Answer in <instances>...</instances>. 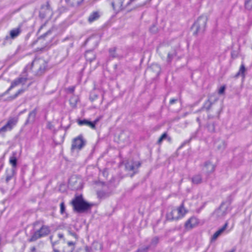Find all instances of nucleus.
<instances>
[{"label":"nucleus","instance_id":"obj_1","mask_svg":"<svg viewBox=\"0 0 252 252\" xmlns=\"http://www.w3.org/2000/svg\"><path fill=\"white\" fill-rule=\"evenodd\" d=\"M27 81V79L24 77H19L13 80L11 84L10 87L4 93V94H9V98L10 99H13L18 96L20 94L23 93L24 90L19 89L18 90L14 92V93H11L15 88L23 86Z\"/></svg>","mask_w":252,"mask_h":252},{"label":"nucleus","instance_id":"obj_2","mask_svg":"<svg viewBox=\"0 0 252 252\" xmlns=\"http://www.w3.org/2000/svg\"><path fill=\"white\" fill-rule=\"evenodd\" d=\"M188 211L185 208L184 204L182 203L177 208L173 209L171 212L167 215L169 220H177L183 218Z\"/></svg>","mask_w":252,"mask_h":252},{"label":"nucleus","instance_id":"obj_3","mask_svg":"<svg viewBox=\"0 0 252 252\" xmlns=\"http://www.w3.org/2000/svg\"><path fill=\"white\" fill-rule=\"evenodd\" d=\"M72 203L74 209L78 212L87 210L90 207V205L85 202L81 196L76 197Z\"/></svg>","mask_w":252,"mask_h":252},{"label":"nucleus","instance_id":"obj_4","mask_svg":"<svg viewBox=\"0 0 252 252\" xmlns=\"http://www.w3.org/2000/svg\"><path fill=\"white\" fill-rule=\"evenodd\" d=\"M207 20L208 18L206 15H202L197 19L192 26V29L196 34L205 30Z\"/></svg>","mask_w":252,"mask_h":252},{"label":"nucleus","instance_id":"obj_5","mask_svg":"<svg viewBox=\"0 0 252 252\" xmlns=\"http://www.w3.org/2000/svg\"><path fill=\"white\" fill-rule=\"evenodd\" d=\"M50 232L49 228L47 226L43 225L41 228L34 232L30 239V241H35L37 239L41 238V237L45 236L48 235Z\"/></svg>","mask_w":252,"mask_h":252},{"label":"nucleus","instance_id":"obj_6","mask_svg":"<svg viewBox=\"0 0 252 252\" xmlns=\"http://www.w3.org/2000/svg\"><path fill=\"white\" fill-rule=\"evenodd\" d=\"M68 186L72 189H80L82 187V180L77 176H72L69 180Z\"/></svg>","mask_w":252,"mask_h":252},{"label":"nucleus","instance_id":"obj_7","mask_svg":"<svg viewBox=\"0 0 252 252\" xmlns=\"http://www.w3.org/2000/svg\"><path fill=\"white\" fill-rule=\"evenodd\" d=\"M230 211L229 204L222 203L220 208L214 213V215L218 218H221L224 216Z\"/></svg>","mask_w":252,"mask_h":252},{"label":"nucleus","instance_id":"obj_8","mask_svg":"<svg viewBox=\"0 0 252 252\" xmlns=\"http://www.w3.org/2000/svg\"><path fill=\"white\" fill-rule=\"evenodd\" d=\"M32 66L35 69L37 70L39 73H41L45 69L46 63L42 59H35L32 62Z\"/></svg>","mask_w":252,"mask_h":252},{"label":"nucleus","instance_id":"obj_9","mask_svg":"<svg viewBox=\"0 0 252 252\" xmlns=\"http://www.w3.org/2000/svg\"><path fill=\"white\" fill-rule=\"evenodd\" d=\"M158 50L160 54L162 56L166 54H167V59L169 61L175 55V51L172 49L169 46H161Z\"/></svg>","mask_w":252,"mask_h":252},{"label":"nucleus","instance_id":"obj_10","mask_svg":"<svg viewBox=\"0 0 252 252\" xmlns=\"http://www.w3.org/2000/svg\"><path fill=\"white\" fill-rule=\"evenodd\" d=\"M216 166L210 161H207L204 162L202 168V173L206 175H209L214 172Z\"/></svg>","mask_w":252,"mask_h":252},{"label":"nucleus","instance_id":"obj_11","mask_svg":"<svg viewBox=\"0 0 252 252\" xmlns=\"http://www.w3.org/2000/svg\"><path fill=\"white\" fill-rule=\"evenodd\" d=\"M85 144L82 135H79L77 137L74 138L72 141V149H81Z\"/></svg>","mask_w":252,"mask_h":252},{"label":"nucleus","instance_id":"obj_12","mask_svg":"<svg viewBox=\"0 0 252 252\" xmlns=\"http://www.w3.org/2000/svg\"><path fill=\"white\" fill-rule=\"evenodd\" d=\"M199 223V221L198 219L195 217H192L186 221L185 223V227L187 230H190L197 226Z\"/></svg>","mask_w":252,"mask_h":252},{"label":"nucleus","instance_id":"obj_13","mask_svg":"<svg viewBox=\"0 0 252 252\" xmlns=\"http://www.w3.org/2000/svg\"><path fill=\"white\" fill-rule=\"evenodd\" d=\"M17 122V119L15 118L10 119L7 124L0 129V131H6L11 130L16 124Z\"/></svg>","mask_w":252,"mask_h":252},{"label":"nucleus","instance_id":"obj_14","mask_svg":"<svg viewBox=\"0 0 252 252\" xmlns=\"http://www.w3.org/2000/svg\"><path fill=\"white\" fill-rule=\"evenodd\" d=\"M124 0H112L111 4L113 9L117 12L121 10L123 8Z\"/></svg>","mask_w":252,"mask_h":252},{"label":"nucleus","instance_id":"obj_15","mask_svg":"<svg viewBox=\"0 0 252 252\" xmlns=\"http://www.w3.org/2000/svg\"><path fill=\"white\" fill-rule=\"evenodd\" d=\"M140 165V163L139 162H127L126 165V169L128 171H133L135 172V170L137 169Z\"/></svg>","mask_w":252,"mask_h":252},{"label":"nucleus","instance_id":"obj_16","mask_svg":"<svg viewBox=\"0 0 252 252\" xmlns=\"http://www.w3.org/2000/svg\"><path fill=\"white\" fill-rule=\"evenodd\" d=\"M21 32V30L20 28H17L13 29L10 31L9 36H6V39H8L9 38H11L12 39H14L20 34Z\"/></svg>","mask_w":252,"mask_h":252},{"label":"nucleus","instance_id":"obj_17","mask_svg":"<svg viewBox=\"0 0 252 252\" xmlns=\"http://www.w3.org/2000/svg\"><path fill=\"white\" fill-rule=\"evenodd\" d=\"M227 226V223H226L222 228L217 231L212 236V240L215 241L218 238V237L220 236L222 233L226 229Z\"/></svg>","mask_w":252,"mask_h":252},{"label":"nucleus","instance_id":"obj_18","mask_svg":"<svg viewBox=\"0 0 252 252\" xmlns=\"http://www.w3.org/2000/svg\"><path fill=\"white\" fill-rule=\"evenodd\" d=\"M78 124L80 126L81 125H86L92 129H95V126H94V124L92 122H90L87 120H79L78 122Z\"/></svg>","mask_w":252,"mask_h":252},{"label":"nucleus","instance_id":"obj_19","mask_svg":"<svg viewBox=\"0 0 252 252\" xmlns=\"http://www.w3.org/2000/svg\"><path fill=\"white\" fill-rule=\"evenodd\" d=\"M192 182L195 184H199L202 183V179L200 175H194L192 178Z\"/></svg>","mask_w":252,"mask_h":252},{"label":"nucleus","instance_id":"obj_20","mask_svg":"<svg viewBox=\"0 0 252 252\" xmlns=\"http://www.w3.org/2000/svg\"><path fill=\"white\" fill-rule=\"evenodd\" d=\"M246 71V68H245L244 65L242 64L240 67L239 70L237 73L236 76L241 75L244 78L245 76V72Z\"/></svg>","mask_w":252,"mask_h":252},{"label":"nucleus","instance_id":"obj_21","mask_svg":"<svg viewBox=\"0 0 252 252\" xmlns=\"http://www.w3.org/2000/svg\"><path fill=\"white\" fill-rule=\"evenodd\" d=\"M36 115V111L35 109L31 112L29 115L28 121L33 122L34 121Z\"/></svg>","mask_w":252,"mask_h":252},{"label":"nucleus","instance_id":"obj_22","mask_svg":"<svg viewBox=\"0 0 252 252\" xmlns=\"http://www.w3.org/2000/svg\"><path fill=\"white\" fill-rule=\"evenodd\" d=\"M99 16V15L98 14V13H97L96 12H93L89 16V21L90 22H93V21H94L95 20L97 19L98 18Z\"/></svg>","mask_w":252,"mask_h":252},{"label":"nucleus","instance_id":"obj_23","mask_svg":"<svg viewBox=\"0 0 252 252\" xmlns=\"http://www.w3.org/2000/svg\"><path fill=\"white\" fill-rule=\"evenodd\" d=\"M68 3L73 6H77L81 4L83 0H65Z\"/></svg>","mask_w":252,"mask_h":252},{"label":"nucleus","instance_id":"obj_24","mask_svg":"<svg viewBox=\"0 0 252 252\" xmlns=\"http://www.w3.org/2000/svg\"><path fill=\"white\" fill-rule=\"evenodd\" d=\"M10 163L12 165L13 167H15L17 165V159L15 156L10 157L9 160Z\"/></svg>","mask_w":252,"mask_h":252},{"label":"nucleus","instance_id":"obj_25","mask_svg":"<svg viewBox=\"0 0 252 252\" xmlns=\"http://www.w3.org/2000/svg\"><path fill=\"white\" fill-rule=\"evenodd\" d=\"M93 248L95 249L96 250H102V246L101 244L98 243V242H94L93 243Z\"/></svg>","mask_w":252,"mask_h":252},{"label":"nucleus","instance_id":"obj_26","mask_svg":"<svg viewBox=\"0 0 252 252\" xmlns=\"http://www.w3.org/2000/svg\"><path fill=\"white\" fill-rule=\"evenodd\" d=\"M85 56L87 60H89L90 62L92 61L94 58V56L93 55V53L91 52H87Z\"/></svg>","mask_w":252,"mask_h":252},{"label":"nucleus","instance_id":"obj_27","mask_svg":"<svg viewBox=\"0 0 252 252\" xmlns=\"http://www.w3.org/2000/svg\"><path fill=\"white\" fill-rule=\"evenodd\" d=\"M245 7L248 10L252 9V0H247L245 2Z\"/></svg>","mask_w":252,"mask_h":252},{"label":"nucleus","instance_id":"obj_28","mask_svg":"<svg viewBox=\"0 0 252 252\" xmlns=\"http://www.w3.org/2000/svg\"><path fill=\"white\" fill-rule=\"evenodd\" d=\"M217 147L219 150H223L225 147V143L224 141H221L217 144Z\"/></svg>","mask_w":252,"mask_h":252},{"label":"nucleus","instance_id":"obj_29","mask_svg":"<svg viewBox=\"0 0 252 252\" xmlns=\"http://www.w3.org/2000/svg\"><path fill=\"white\" fill-rule=\"evenodd\" d=\"M167 134L166 133H164L162 134V135L159 137L158 141V144H160L162 141L164 139H165L167 138Z\"/></svg>","mask_w":252,"mask_h":252},{"label":"nucleus","instance_id":"obj_30","mask_svg":"<svg viewBox=\"0 0 252 252\" xmlns=\"http://www.w3.org/2000/svg\"><path fill=\"white\" fill-rule=\"evenodd\" d=\"M151 68L157 72H158L160 71V67L157 64H152L151 66Z\"/></svg>","mask_w":252,"mask_h":252},{"label":"nucleus","instance_id":"obj_31","mask_svg":"<svg viewBox=\"0 0 252 252\" xmlns=\"http://www.w3.org/2000/svg\"><path fill=\"white\" fill-rule=\"evenodd\" d=\"M225 89V87L224 86H222L220 88L219 91V94H222L224 93V91Z\"/></svg>","mask_w":252,"mask_h":252},{"label":"nucleus","instance_id":"obj_32","mask_svg":"<svg viewBox=\"0 0 252 252\" xmlns=\"http://www.w3.org/2000/svg\"><path fill=\"white\" fill-rule=\"evenodd\" d=\"M60 207H61V213L62 214H63L64 211V209H65V207H64V203L63 202H62L61 204Z\"/></svg>","mask_w":252,"mask_h":252},{"label":"nucleus","instance_id":"obj_33","mask_svg":"<svg viewBox=\"0 0 252 252\" xmlns=\"http://www.w3.org/2000/svg\"><path fill=\"white\" fill-rule=\"evenodd\" d=\"M148 249H149V247H146L145 248H141V249H139L138 252H146L148 250Z\"/></svg>","mask_w":252,"mask_h":252},{"label":"nucleus","instance_id":"obj_34","mask_svg":"<svg viewBox=\"0 0 252 252\" xmlns=\"http://www.w3.org/2000/svg\"><path fill=\"white\" fill-rule=\"evenodd\" d=\"M75 242H68L67 243V245L69 246H74V245H75Z\"/></svg>","mask_w":252,"mask_h":252},{"label":"nucleus","instance_id":"obj_35","mask_svg":"<svg viewBox=\"0 0 252 252\" xmlns=\"http://www.w3.org/2000/svg\"><path fill=\"white\" fill-rule=\"evenodd\" d=\"M176 101H177V99H171L170 100V103L172 104L174 103L175 102H176Z\"/></svg>","mask_w":252,"mask_h":252},{"label":"nucleus","instance_id":"obj_36","mask_svg":"<svg viewBox=\"0 0 252 252\" xmlns=\"http://www.w3.org/2000/svg\"><path fill=\"white\" fill-rule=\"evenodd\" d=\"M71 235H72V236L74 237V238L77 239V236L76 235V234H75V233H71V232H70L69 233Z\"/></svg>","mask_w":252,"mask_h":252},{"label":"nucleus","instance_id":"obj_37","mask_svg":"<svg viewBox=\"0 0 252 252\" xmlns=\"http://www.w3.org/2000/svg\"><path fill=\"white\" fill-rule=\"evenodd\" d=\"M99 121V119H96L95 120H94L93 123L94 124V126H95V125L98 123Z\"/></svg>","mask_w":252,"mask_h":252},{"label":"nucleus","instance_id":"obj_38","mask_svg":"<svg viewBox=\"0 0 252 252\" xmlns=\"http://www.w3.org/2000/svg\"><path fill=\"white\" fill-rule=\"evenodd\" d=\"M125 135V133H122L121 134V135H120V138H123L124 136Z\"/></svg>","mask_w":252,"mask_h":252},{"label":"nucleus","instance_id":"obj_39","mask_svg":"<svg viewBox=\"0 0 252 252\" xmlns=\"http://www.w3.org/2000/svg\"><path fill=\"white\" fill-rule=\"evenodd\" d=\"M83 252H89V250L88 248L86 247L85 250Z\"/></svg>","mask_w":252,"mask_h":252},{"label":"nucleus","instance_id":"obj_40","mask_svg":"<svg viewBox=\"0 0 252 252\" xmlns=\"http://www.w3.org/2000/svg\"><path fill=\"white\" fill-rule=\"evenodd\" d=\"M58 236L60 238H63V235L62 234H58Z\"/></svg>","mask_w":252,"mask_h":252},{"label":"nucleus","instance_id":"obj_41","mask_svg":"<svg viewBox=\"0 0 252 252\" xmlns=\"http://www.w3.org/2000/svg\"><path fill=\"white\" fill-rule=\"evenodd\" d=\"M154 241H155V242L157 243L158 241V239L157 238H154Z\"/></svg>","mask_w":252,"mask_h":252},{"label":"nucleus","instance_id":"obj_42","mask_svg":"<svg viewBox=\"0 0 252 252\" xmlns=\"http://www.w3.org/2000/svg\"><path fill=\"white\" fill-rule=\"evenodd\" d=\"M5 94H4V93L3 94H0V98L1 97V96H3L4 95H5Z\"/></svg>","mask_w":252,"mask_h":252},{"label":"nucleus","instance_id":"obj_43","mask_svg":"<svg viewBox=\"0 0 252 252\" xmlns=\"http://www.w3.org/2000/svg\"><path fill=\"white\" fill-rule=\"evenodd\" d=\"M98 195L99 197H102V196L100 194V193H98Z\"/></svg>","mask_w":252,"mask_h":252}]
</instances>
